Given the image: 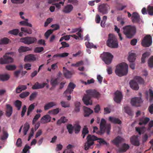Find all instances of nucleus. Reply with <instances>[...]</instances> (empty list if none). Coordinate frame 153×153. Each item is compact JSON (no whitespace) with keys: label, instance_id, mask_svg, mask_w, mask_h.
Segmentation results:
<instances>
[{"label":"nucleus","instance_id":"2f4dec72","mask_svg":"<svg viewBox=\"0 0 153 153\" xmlns=\"http://www.w3.org/2000/svg\"><path fill=\"white\" fill-rule=\"evenodd\" d=\"M124 111L125 113L130 116H132L133 115V113L130 107L128 106H126L124 107Z\"/></svg>","mask_w":153,"mask_h":153},{"label":"nucleus","instance_id":"4d7b16f0","mask_svg":"<svg viewBox=\"0 0 153 153\" xmlns=\"http://www.w3.org/2000/svg\"><path fill=\"white\" fill-rule=\"evenodd\" d=\"M75 111L76 112H78L80 111V102H76L75 103Z\"/></svg>","mask_w":153,"mask_h":153},{"label":"nucleus","instance_id":"37998d69","mask_svg":"<svg viewBox=\"0 0 153 153\" xmlns=\"http://www.w3.org/2000/svg\"><path fill=\"white\" fill-rule=\"evenodd\" d=\"M35 108L34 103L31 104L29 107L27 111V115L29 116Z\"/></svg>","mask_w":153,"mask_h":153},{"label":"nucleus","instance_id":"2eb2a0df","mask_svg":"<svg viewBox=\"0 0 153 153\" xmlns=\"http://www.w3.org/2000/svg\"><path fill=\"white\" fill-rule=\"evenodd\" d=\"M47 85V83L43 82L42 84H40L38 82H36L32 87L33 89H38L44 88L45 86Z\"/></svg>","mask_w":153,"mask_h":153},{"label":"nucleus","instance_id":"f8f14e48","mask_svg":"<svg viewBox=\"0 0 153 153\" xmlns=\"http://www.w3.org/2000/svg\"><path fill=\"white\" fill-rule=\"evenodd\" d=\"M123 139L121 136H118L114 139L111 141V142L117 147H119V145L121 143Z\"/></svg>","mask_w":153,"mask_h":153},{"label":"nucleus","instance_id":"338daca9","mask_svg":"<svg viewBox=\"0 0 153 153\" xmlns=\"http://www.w3.org/2000/svg\"><path fill=\"white\" fill-rule=\"evenodd\" d=\"M53 30L50 29L48 30L45 34V36L46 38H48L50 35L52 33Z\"/></svg>","mask_w":153,"mask_h":153},{"label":"nucleus","instance_id":"052dcab7","mask_svg":"<svg viewBox=\"0 0 153 153\" xmlns=\"http://www.w3.org/2000/svg\"><path fill=\"white\" fill-rule=\"evenodd\" d=\"M147 11L149 15H153V6H149Z\"/></svg>","mask_w":153,"mask_h":153},{"label":"nucleus","instance_id":"1a4fd4ad","mask_svg":"<svg viewBox=\"0 0 153 153\" xmlns=\"http://www.w3.org/2000/svg\"><path fill=\"white\" fill-rule=\"evenodd\" d=\"M142 102V99L141 98L136 97L131 99V103L132 106L139 107L140 106V104Z\"/></svg>","mask_w":153,"mask_h":153},{"label":"nucleus","instance_id":"0eeeda50","mask_svg":"<svg viewBox=\"0 0 153 153\" xmlns=\"http://www.w3.org/2000/svg\"><path fill=\"white\" fill-rule=\"evenodd\" d=\"M107 45L109 47L112 48H116L118 47V43L117 39H108Z\"/></svg>","mask_w":153,"mask_h":153},{"label":"nucleus","instance_id":"13d9d810","mask_svg":"<svg viewBox=\"0 0 153 153\" xmlns=\"http://www.w3.org/2000/svg\"><path fill=\"white\" fill-rule=\"evenodd\" d=\"M149 66L152 68L153 67V56H151L149 59L148 62Z\"/></svg>","mask_w":153,"mask_h":153},{"label":"nucleus","instance_id":"5fc2aeb1","mask_svg":"<svg viewBox=\"0 0 153 153\" xmlns=\"http://www.w3.org/2000/svg\"><path fill=\"white\" fill-rule=\"evenodd\" d=\"M15 105L18 110H19L21 108L22 102L19 100H17L15 102Z\"/></svg>","mask_w":153,"mask_h":153},{"label":"nucleus","instance_id":"f3484780","mask_svg":"<svg viewBox=\"0 0 153 153\" xmlns=\"http://www.w3.org/2000/svg\"><path fill=\"white\" fill-rule=\"evenodd\" d=\"M130 142L131 143L135 146H138L140 145V143L138 140V137L134 136L130 138Z\"/></svg>","mask_w":153,"mask_h":153},{"label":"nucleus","instance_id":"c9c22d12","mask_svg":"<svg viewBox=\"0 0 153 153\" xmlns=\"http://www.w3.org/2000/svg\"><path fill=\"white\" fill-rule=\"evenodd\" d=\"M59 79V78L57 77L54 79H52L50 81L51 84L52 86L54 87L58 84V81Z\"/></svg>","mask_w":153,"mask_h":153},{"label":"nucleus","instance_id":"423d86ee","mask_svg":"<svg viewBox=\"0 0 153 153\" xmlns=\"http://www.w3.org/2000/svg\"><path fill=\"white\" fill-rule=\"evenodd\" d=\"M13 53H14L12 52L6 53L4 56L3 58L0 59V63L4 64L12 62L13 61V59L11 57L7 56V55H12Z\"/></svg>","mask_w":153,"mask_h":153},{"label":"nucleus","instance_id":"5701e85b","mask_svg":"<svg viewBox=\"0 0 153 153\" xmlns=\"http://www.w3.org/2000/svg\"><path fill=\"white\" fill-rule=\"evenodd\" d=\"M36 39H20V41L25 44L30 45L34 43Z\"/></svg>","mask_w":153,"mask_h":153},{"label":"nucleus","instance_id":"f03ea898","mask_svg":"<svg viewBox=\"0 0 153 153\" xmlns=\"http://www.w3.org/2000/svg\"><path fill=\"white\" fill-rule=\"evenodd\" d=\"M86 92L87 94L84 96L82 100L84 103L87 105H92V102L91 100V97L98 98L100 97L99 93L95 90H88Z\"/></svg>","mask_w":153,"mask_h":153},{"label":"nucleus","instance_id":"c85d7f7f","mask_svg":"<svg viewBox=\"0 0 153 153\" xmlns=\"http://www.w3.org/2000/svg\"><path fill=\"white\" fill-rule=\"evenodd\" d=\"M136 55L135 53H129L128 57V60L131 62H134L136 58Z\"/></svg>","mask_w":153,"mask_h":153},{"label":"nucleus","instance_id":"412c9836","mask_svg":"<svg viewBox=\"0 0 153 153\" xmlns=\"http://www.w3.org/2000/svg\"><path fill=\"white\" fill-rule=\"evenodd\" d=\"M129 84L131 88L135 90H137L139 88L138 84L134 80H131L129 82Z\"/></svg>","mask_w":153,"mask_h":153},{"label":"nucleus","instance_id":"6ab92c4d","mask_svg":"<svg viewBox=\"0 0 153 153\" xmlns=\"http://www.w3.org/2000/svg\"><path fill=\"white\" fill-rule=\"evenodd\" d=\"M63 73L65 77L68 79L71 78L73 74V73L67 70L65 67H63Z\"/></svg>","mask_w":153,"mask_h":153},{"label":"nucleus","instance_id":"4be33fe9","mask_svg":"<svg viewBox=\"0 0 153 153\" xmlns=\"http://www.w3.org/2000/svg\"><path fill=\"white\" fill-rule=\"evenodd\" d=\"M13 112L12 107L9 104L6 105V116L8 117H10Z\"/></svg>","mask_w":153,"mask_h":153},{"label":"nucleus","instance_id":"9d476101","mask_svg":"<svg viewBox=\"0 0 153 153\" xmlns=\"http://www.w3.org/2000/svg\"><path fill=\"white\" fill-rule=\"evenodd\" d=\"M22 32L19 33V36L22 37L23 34L24 35H26L27 34H31L32 33V30L29 28L25 27H22L21 29Z\"/></svg>","mask_w":153,"mask_h":153},{"label":"nucleus","instance_id":"a19ab883","mask_svg":"<svg viewBox=\"0 0 153 153\" xmlns=\"http://www.w3.org/2000/svg\"><path fill=\"white\" fill-rule=\"evenodd\" d=\"M87 39L88 42H86L85 43V45L86 47L90 48H96V47L95 45H94L93 43L90 42H89V40H88V39Z\"/></svg>","mask_w":153,"mask_h":153},{"label":"nucleus","instance_id":"a211bd4d","mask_svg":"<svg viewBox=\"0 0 153 153\" xmlns=\"http://www.w3.org/2000/svg\"><path fill=\"white\" fill-rule=\"evenodd\" d=\"M56 102L52 101L48 102L44 106V109L45 110H47L52 108L54 106H56Z\"/></svg>","mask_w":153,"mask_h":153},{"label":"nucleus","instance_id":"20e7f679","mask_svg":"<svg viewBox=\"0 0 153 153\" xmlns=\"http://www.w3.org/2000/svg\"><path fill=\"white\" fill-rule=\"evenodd\" d=\"M123 33L128 38H131L135 35L136 28L134 26L127 25L123 27Z\"/></svg>","mask_w":153,"mask_h":153},{"label":"nucleus","instance_id":"ddd939ff","mask_svg":"<svg viewBox=\"0 0 153 153\" xmlns=\"http://www.w3.org/2000/svg\"><path fill=\"white\" fill-rule=\"evenodd\" d=\"M115 97L114 98V101L117 103H120L122 98V95L121 93L118 91H116L115 93Z\"/></svg>","mask_w":153,"mask_h":153},{"label":"nucleus","instance_id":"ea45409f","mask_svg":"<svg viewBox=\"0 0 153 153\" xmlns=\"http://www.w3.org/2000/svg\"><path fill=\"white\" fill-rule=\"evenodd\" d=\"M69 55V53H61L56 54L53 56L55 57H64L67 56Z\"/></svg>","mask_w":153,"mask_h":153},{"label":"nucleus","instance_id":"de8ad7c7","mask_svg":"<svg viewBox=\"0 0 153 153\" xmlns=\"http://www.w3.org/2000/svg\"><path fill=\"white\" fill-rule=\"evenodd\" d=\"M19 31L18 29H14L12 30H10L8 31V33L12 35H17L19 33Z\"/></svg>","mask_w":153,"mask_h":153},{"label":"nucleus","instance_id":"774afa93","mask_svg":"<svg viewBox=\"0 0 153 153\" xmlns=\"http://www.w3.org/2000/svg\"><path fill=\"white\" fill-rule=\"evenodd\" d=\"M37 93L36 92H33L32 93L30 96L29 100L30 101L33 100L37 95Z\"/></svg>","mask_w":153,"mask_h":153},{"label":"nucleus","instance_id":"0e129e2a","mask_svg":"<svg viewBox=\"0 0 153 153\" xmlns=\"http://www.w3.org/2000/svg\"><path fill=\"white\" fill-rule=\"evenodd\" d=\"M44 50V48L42 47H37L35 48L34 51L35 53H39L41 52Z\"/></svg>","mask_w":153,"mask_h":153},{"label":"nucleus","instance_id":"7c9ffc66","mask_svg":"<svg viewBox=\"0 0 153 153\" xmlns=\"http://www.w3.org/2000/svg\"><path fill=\"white\" fill-rule=\"evenodd\" d=\"M27 88V87L25 85H19L17 87L16 89V93H19L23 90H26Z\"/></svg>","mask_w":153,"mask_h":153},{"label":"nucleus","instance_id":"bf43d9fd","mask_svg":"<svg viewBox=\"0 0 153 153\" xmlns=\"http://www.w3.org/2000/svg\"><path fill=\"white\" fill-rule=\"evenodd\" d=\"M25 0H11L12 3L16 4H21L23 3Z\"/></svg>","mask_w":153,"mask_h":153},{"label":"nucleus","instance_id":"f257e3e1","mask_svg":"<svg viewBox=\"0 0 153 153\" xmlns=\"http://www.w3.org/2000/svg\"><path fill=\"white\" fill-rule=\"evenodd\" d=\"M111 129V125L110 123H106V120L103 118L101 120L100 124V130L97 131L98 128L95 126L93 127L94 132L96 133L99 135H102L104 134L106 130V133L108 134H109L110 131Z\"/></svg>","mask_w":153,"mask_h":153},{"label":"nucleus","instance_id":"c03bdc74","mask_svg":"<svg viewBox=\"0 0 153 153\" xmlns=\"http://www.w3.org/2000/svg\"><path fill=\"white\" fill-rule=\"evenodd\" d=\"M87 139H88L90 141H94L97 140L98 138L97 137L94 135L92 136L90 134H89L87 137Z\"/></svg>","mask_w":153,"mask_h":153},{"label":"nucleus","instance_id":"603ef678","mask_svg":"<svg viewBox=\"0 0 153 153\" xmlns=\"http://www.w3.org/2000/svg\"><path fill=\"white\" fill-rule=\"evenodd\" d=\"M16 66L15 65H9L6 66V68L9 71H13L15 70Z\"/></svg>","mask_w":153,"mask_h":153},{"label":"nucleus","instance_id":"bb28decb","mask_svg":"<svg viewBox=\"0 0 153 153\" xmlns=\"http://www.w3.org/2000/svg\"><path fill=\"white\" fill-rule=\"evenodd\" d=\"M36 58L34 55L33 54H30L25 56L24 59L25 61H31L36 60Z\"/></svg>","mask_w":153,"mask_h":153},{"label":"nucleus","instance_id":"72a5a7b5","mask_svg":"<svg viewBox=\"0 0 153 153\" xmlns=\"http://www.w3.org/2000/svg\"><path fill=\"white\" fill-rule=\"evenodd\" d=\"M51 120V117L49 115H46L43 116L41 119V122L42 123H44L45 122V121L46 122H49Z\"/></svg>","mask_w":153,"mask_h":153},{"label":"nucleus","instance_id":"8fccbe9b","mask_svg":"<svg viewBox=\"0 0 153 153\" xmlns=\"http://www.w3.org/2000/svg\"><path fill=\"white\" fill-rule=\"evenodd\" d=\"M20 24L22 25H24L29 27H32V25L29 23L27 21H21L19 22Z\"/></svg>","mask_w":153,"mask_h":153},{"label":"nucleus","instance_id":"e433bc0d","mask_svg":"<svg viewBox=\"0 0 153 153\" xmlns=\"http://www.w3.org/2000/svg\"><path fill=\"white\" fill-rule=\"evenodd\" d=\"M30 128V125L29 124L26 122L24 125V128L23 129V132L24 135L27 134V132Z\"/></svg>","mask_w":153,"mask_h":153},{"label":"nucleus","instance_id":"f704fd0d","mask_svg":"<svg viewBox=\"0 0 153 153\" xmlns=\"http://www.w3.org/2000/svg\"><path fill=\"white\" fill-rule=\"evenodd\" d=\"M10 77V76L7 74H0V80L2 81H7L9 79Z\"/></svg>","mask_w":153,"mask_h":153},{"label":"nucleus","instance_id":"49530a36","mask_svg":"<svg viewBox=\"0 0 153 153\" xmlns=\"http://www.w3.org/2000/svg\"><path fill=\"white\" fill-rule=\"evenodd\" d=\"M67 128L68 130L69 133L72 134L74 129V127L71 124H68L67 126Z\"/></svg>","mask_w":153,"mask_h":153},{"label":"nucleus","instance_id":"69168bd1","mask_svg":"<svg viewBox=\"0 0 153 153\" xmlns=\"http://www.w3.org/2000/svg\"><path fill=\"white\" fill-rule=\"evenodd\" d=\"M41 115L40 114H36L34 117L32 121L33 124H34L36 122L38 119L40 117Z\"/></svg>","mask_w":153,"mask_h":153},{"label":"nucleus","instance_id":"39448f33","mask_svg":"<svg viewBox=\"0 0 153 153\" xmlns=\"http://www.w3.org/2000/svg\"><path fill=\"white\" fill-rule=\"evenodd\" d=\"M100 57L106 64L109 65L111 63L113 56L110 53L105 52L101 54Z\"/></svg>","mask_w":153,"mask_h":153},{"label":"nucleus","instance_id":"cd10ccee","mask_svg":"<svg viewBox=\"0 0 153 153\" xmlns=\"http://www.w3.org/2000/svg\"><path fill=\"white\" fill-rule=\"evenodd\" d=\"M108 120L109 121L114 124H121V121L117 118L114 117H110Z\"/></svg>","mask_w":153,"mask_h":153},{"label":"nucleus","instance_id":"9b49d317","mask_svg":"<svg viewBox=\"0 0 153 153\" xmlns=\"http://www.w3.org/2000/svg\"><path fill=\"white\" fill-rule=\"evenodd\" d=\"M98 11L102 14L108 13L107 5L105 4H102L100 5L98 7Z\"/></svg>","mask_w":153,"mask_h":153},{"label":"nucleus","instance_id":"c756f323","mask_svg":"<svg viewBox=\"0 0 153 153\" xmlns=\"http://www.w3.org/2000/svg\"><path fill=\"white\" fill-rule=\"evenodd\" d=\"M79 30V29L77 28H75L72 29L71 32L72 33H75L77 31H78V32L76 33L77 36H76V35H74V38H79V37L80 38L81 37V30L80 29Z\"/></svg>","mask_w":153,"mask_h":153},{"label":"nucleus","instance_id":"b1692460","mask_svg":"<svg viewBox=\"0 0 153 153\" xmlns=\"http://www.w3.org/2000/svg\"><path fill=\"white\" fill-rule=\"evenodd\" d=\"M83 109L84 111V116L85 117H88L93 112V111L90 108L84 106Z\"/></svg>","mask_w":153,"mask_h":153},{"label":"nucleus","instance_id":"4c0bfd02","mask_svg":"<svg viewBox=\"0 0 153 153\" xmlns=\"http://www.w3.org/2000/svg\"><path fill=\"white\" fill-rule=\"evenodd\" d=\"M89 133V131L88 128L86 126H84L83 128L82 131V135L83 138H84L86 134H88Z\"/></svg>","mask_w":153,"mask_h":153},{"label":"nucleus","instance_id":"a878e982","mask_svg":"<svg viewBox=\"0 0 153 153\" xmlns=\"http://www.w3.org/2000/svg\"><path fill=\"white\" fill-rule=\"evenodd\" d=\"M129 146L128 144L126 143H123L122 146V147L119 148L118 151L120 152H125L129 149Z\"/></svg>","mask_w":153,"mask_h":153},{"label":"nucleus","instance_id":"a18cd8bd","mask_svg":"<svg viewBox=\"0 0 153 153\" xmlns=\"http://www.w3.org/2000/svg\"><path fill=\"white\" fill-rule=\"evenodd\" d=\"M134 79L138 82L140 84H143L144 81L143 79L140 77L138 76H135Z\"/></svg>","mask_w":153,"mask_h":153},{"label":"nucleus","instance_id":"4468645a","mask_svg":"<svg viewBox=\"0 0 153 153\" xmlns=\"http://www.w3.org/2000/svg\"><path fill=\"white\" fill-rule=\"evenodd\" d=\"M73 7L71 4H67L64 6L62 11L65 13H70L73 10Z\"/></svg>","mask_w":153,"mask_h":153},{"label":"nucleus","instance_id":"864d4df0","mask_svg":"<svg viewBox=\"0 0 153 153\" xmlns=\"http://www.w3.org/2000/svg\"><path fill=\"white\" fill-rule=\"evenodd\" d=\"M75 133L76 134H78L80 131L81 126L79 125H75L74 126Z\"/></svg>","mask_w":153,"mask_h":153},{"label":"nucleus","instance_id":"6e6d98bb","mask_svg":"<svg viewBox=\"0 0 153 153\" xmlns=\"http://www.w3.org/2000/svg\"><path fill=\"white\" fill-rule=\"evenodd\" d=\"M29 94L30 93L28 91L23 92L19 95V97L22 98H24L27 97Z\"/></svg>","mask_w":153,"mask_h":153},{"label":"nucleus","instance_id":"79ce46f5","mask_svg":"<svg viewBox=\"0 0 153 153\" xmlns=\"http://www.w3.org/2000/svg\"><path fill=\"white\" fill-rule=\"evenodd\" d=\"M61 109L58 108L49 111H48V113L49 114H52L54 115H56L59 112V111Z\"/></svg>","mask_w":153,"mask_h":153},{"label":"nucleus","instance_id":"e2e57ef3","mask_svg":"<svg viewBox=\"0 0 153 153\" xmlns=\"http://www.w3.org/2000/svg\"><path fill=\"white\" fill-rule=\"evenodd\" d=\"M9 42V39H1L0 41V44H7Z\"/></svg>","mask_w":153,"mask_h":153},{"label":"nucleus","instance_id":"aec40b11","mask_svg":"<svg viewBox=\"0 0 153 153\" xmlns=\"http://www.w3.org/2000/svg\"><path fill=\"white\" fill-rule=\"evenodd\" d=\"M132 22L133 23H138L140 21V16L138 13L134 12L132 17Z\"/></svg>","mask_w":153,"mask_h":153},{"label":"nucleus","instance_id":"473e14b6","mask_svg":"<svg viewBox=\"0 0 153 153\" xmlns=\"http://www.w3.org/2000/svg\"><path fill=\"white\" fill-rule=\"evenodd\" d=\"M94 143V142L93 141H90L89 140L87 139V141L85 144V150H88L89 148Z\"/></svg>","mask_w":153,"mask_h":153},{"label":"nucleus","instance_id":"3c124183","mask_svg":"<svg viewBox=\"0 0 153 153\" xmlns=\"http://www.w3.org/2000/svg\"><path fill=\"white\" fill-rule=\"evenodd\" d=\"M31 147L26 144L24 148L22 150L23 153H29L30 150H29L30 149Z\"/></svg>","mask_w":153,"mask_h":153},{"label":"nucleus","instance_id":"09e8293b","mask_svg":"<svg viewBox=\"0 0 153 153\" xmlns=\"http://www.w3.org/2000/svg\"><path fill=\"white\" fill-rule=\"evenodd\" d=\"M107 19V17L106 16H103L102 19V20L101 23V26L102 27H104L106 25L105 22Z\"/></svg>","mask_w":153,"mask_h":153},{"label":"nucleus","instance_id":"dca6fc26","mask_svg":"<svg viewBox=\"0 0 153 153\" xmlns=\"http://www.w3.org/2000/svg\"><path fill=\"white\" fill-rule=\"evenodd\" d=\"M152 44V39H143L141 42L142 45L145 47H149Z\"/></svg>","mask_w":153,"mask_h":153},{"label":"nucleus","instance_id":"393cba45","mask_svg":"<svg viewBox=\"0 0 153 153\" xmlns=\"http://www.w3.org/2000/svg\"><path fill=\"white\" fill-rule=\"evenodd\" d=\"M2 134L1 136L0 139L2 140H6L9 136V134L7 131L5 130L4 128L2 130Z\"/></svg>","mask_w":153,"mask_h":153},{"label":"nucleus","instance_id":"7ed1b4c3","mask_svg":"<svg viewBox=\"0 0 153 153\" xmlns=\"http://www.w3.org/2000/svg\"><path fill=\"white\" fill-rule=\"evenodd\" d=\"M128 66L125 63H121L116 67L115 72L119 76L126 75L128 72Z\"/></svg>","mask_w":153,"mask_h":153},{"label":"nucleus","instance_id":"680f3d73","mask_svg":"<svg viewBox=\"0 0 153 153\" xmlns=\"http://www.w3.org/2000/svg\"><path fill=\"white\" fill-rule=\"evenodd\" d=\"M60 104L62 107L64 108L68 107L70 106V105L68 102L62 101L60 102Z\"/></svg>","mask_w":153,"mask_h":153},{"label":"nucleus","instance_id":"6e6552de","mask_svg":"<svg viewBox=\"0 0 153 153\" xmlns=\"http://www.w3.org/2000/svg\"><path fill=\"white\" fill-rule=\"evenodd\" d=\"M76 85L72 82H70L66 90L64 92L63 94L64 96H67L68 95L70 94L71 92L73 91Z\"/></svg>","mask_w":153,"mask_h":153},{"label":"nucleus","instance_id":"58836bf2","mask_svg":"<svg viewBox=\"0 0 153 153\" xmlns=\"http://www.w3.org/2000/svg\"><path fill=\"white\" fill-rule=\"evenodd\" d=\"M31 49L28 47L21 46L19 49L18 51L19 53L30 51Z\"/></svg>","mask_w":153,"mask_h":153}]
</instances>
